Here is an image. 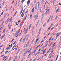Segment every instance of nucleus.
Returning a JSON list of instances; mask_svg holds the SVG:
<instances>
[{"label": "nucleus", "mask_w": 61, "mask_h": 61, "mask_svg": "<svg viewBox=\"0 0 61 61\" xmlns=\"http://www.w3.org/2000/svg\"><path fill=\"white\" fill-rule=\"evenodd\" d=\"M32 15H31L30 16V19H31V18H32Z\"/></svg>", "instance_id": "16"}, {"label": "nucleus", "mask_w": 61, "mask_h": 61, "mask_svg": "<svg viewBox=\"0 0 61 61\" xmlns=\"http://www.w3.org/2000/svg\"><path fill=\"white\" fill-rule=\"evenodd\" d=\"M12 59V57H10V58L9 59L8 61H10Z\"/></svg>", "instance_id": "17"}, {"label": "nucleus", "mask_w": 61, "mask_h": 61, "mask_svg": "<svg viewBox=\"0 0 61 61\" xmlns=\"http://www.w3.org/2000/svg\"><path fill=\"white\" fill-rule=\"evenodd\" d=\"M21 25H22V23H21L20 24V27L21 26Z\"/></svg>", "instance_id": "47"}, {"label": "nucleus", "mask_w": 61, "mask_h": 61, "mask_svg": "<svg viewBox=\"0 0 61 61\" xmlns=\"http://www.w3.org/2000/svg\"><path fill=\"white\" fill-rule=\"evenodd\" d=\"M41 9H42V7H41L40 9V13H41V12L42 11Z\"/></svg>", "instance_id": "12"}, {"label": "nucleus", "mask_w": 61, "mask_h": 61, "mask_svg": "<svg viewBox=\"0 0 61 61\" xmlns=\"http://www.w3.org/2000/svg\"><path fill=\"white\" fill-rule=\"evenodd\" d=\"M7 52H8V51H7L6 52H5V54H6V53H7Z\"/></svg>", "instance_id": "61"}, {"label": "nucleus", "mask_w": 61, "mask_h": 61, "mask_svg": "<svg viewBox=\"0 0 61 61\" xmlns=\"http://www.w3.org/2000/svg\"><path fill=\"white\" fill-rule=\"evenodd\" d=\"M6 16V15L5 14L4 16V18H5V17Z\"/></svg>", "instance_id": "50"}, {"label": "nucleus", "mask_w": 61, "mask_h": 61, "mask_svg": "<svg viewBox=\"0 0 61 61\" xmlns=\"http://www.w3.org/2000/svg\"><path fill=\"white\" fill-rule=\"evenodd\" d=\"M16 41H15L14 43L13 44V45H15V43H16Z\"/></svg>", "instance_id": "28"}, {"label": "nucleus", "mask_w": 61, "mask_h": 61, "mask_svg": "<svg viewBox=\"0 0 61 61\" xmlns=\"http://www.w3.org/2000/svg\"><path fill=\"white\" fill-rule=\"evenodd\" d=\"M3 50L2 51V53H4V48L3 49Z\"/></svg>", "instance_id": "40"}, {"label": "nucleus", "mask_w": 61, "mask_h": 61, "mask_svg": "<svg viewBox=\"0 0 61 61\" xmlns=\"http://www.w3.org/2000/svg\"><path fill=\"white\" fill-rule=\"evenodd\" d=\"M31 54H32V52H30L29 55L28 56V58H29L30 56H31Z\"/></svg>", "instance_id": "4"}, {"label": "nucleus", "mask_w": 61, "mask_h": 61, "mask_svg": "<svg viewBox=\"0 0 61 61\" xmlns=\"http://www.w3.org/2000/svg\"><path fill=\"white\" fill-rule=\"evenodd\" d=\"M53 52V51H52L51 52V53H50V54H49V55H51V54H52V53Z\"/></svg>", "instance_id": "23"}, {"label": "nucleus", "mask_w": 61, "mask_h": 61, "mask_svg": "<svg viewBox=\"0 0 61 61\" xmlns=\"http://www.w3.org/2000/svg\"><path fill=\"white\" fill-rule=\"evenodd\" d=\"M27 37V35H26L25 36L24 38L23 39V41H22L23 43H24V42H25V41L26 39V38Z\"/></svg>", "instance_id": "1"}, {"label": "nucleus", "mask_w": 61, "mask_h": 61, "mask_svg": "<svg viewBox=\"0 0 61 61\" xmlns=\"http://www.w3.org/2000/svg\"><path fill=\"white\" fill-rule=\"evenodd\" d=\"M16 25H18V24H17V22H16Z\"/></svg>", "instance_id": "37"}, {"label": "nucleus", "mask_w": 61, "mask_h": 61, "mask_svg": "<svg viewBox=\"0 0 61 61\" xmlns=\"http://www.w3.org/2000/svg\"><path fill=\"white\" fill-rule=\"evenodd\" d=\"M26 17H27V15H26V16L24 18V19H25V20L26 19Z\"/></svg>", "instance_id": "33"}, {"label": "nucleus", "mask_w": 61, "mask_h": 61, "mask_svg": "<svg viewBox=\"0 0 61 61\" xmlns=\"http://www.w3.org/2000/svg\"><path fill=\"white\" fill-rule=\"evenodd\" d=\"M59 36V35L58 34L56 36V38H57V37Z\"/></svg>", "instance_id": "30"}, {"label": "nucleus", "mask_w": 61, "mask_h": 61, "mask_svg": "<svg viewBox=\"0 0 61 61\" xmlns=\"http://www.w3.org/2000/svg\"><path fill=\"white\" fill-rule=\"evenodd\" d=\"M17 12H18V11H17L16 12H15V15H16V14L17 13Z\"/></svg>", "instance_id": "44"}, {"label": "nucleus", "mask_w": 61, "mask_h": 61, "mask_svg": "<svg viewBox=\"0 0 61 61\" xmlns=\"http://www.w3.org/2000/svg\"><path fill=\"white\" fill-rule=\"evenodd\" d=\"M27 32V31H25V34H26Z\"/></svg>", "instance_id": "31"}, {"label": "nucleus", "mask_w": 61, "mask_h": 61, "mask_svg": "<svg viewBox=\"0 0 61 61\" xmlns=\"http://www.w3.org/2000/svg\"><path fill=\"white\" fill-rule=\"evenodd\" d=\"M60 41H61V36L60 37Z\"/></svg>", "instance_id": "63"}, {"label": "nucleus", "mask_w": 61, "mask_h": 61, "mask_svg": "<svg viewBox=\"0 0 61 61\" xmlns=\"http://www.w3.org/2000/svg\"><path fill=\"white\" fill-rule=\"evenodd\" d=\"M13 44V43H12L11 45H9V47H12V44Z\"/></svg>", "instance_id": "11"}, {"label": "nucleus", "mask_w": 61, "mask_h": 61, "mask_svg": "<svg viewBox=\"0 0 61 61\" xmlns=\"http://www.w3.org/2000/svg\"><path fill=\"white\" fill-rule=\"evenodd\" d=\"M58 55L57 56V58L56 59V60H55V61H56V60H57V59L58 58Z\"/></svg>", "instance_id": "19"}, {"label": "nucleus", "mask_w": 61, "mask_h": 61, "mask_svg": "<svg viewBox=\"0 0 61 61\" xmlns=\"http://www.w3.org/2000/svg\"><path fill=\"white\" fill-rule=\"evenodd\" d=\"M4 4H5V2H3L2 3V5H4Z\"/></svg>", "instance_id": "46"}, {"label": "nucleus", "mask_w": 61, "mask_h": 61, "mask_svg": "<svg viewBox=\"0 0 61 61\" xmlns=\"http://www.w3.org/2000/svg\"><path fill=\"white\" fill-rule=\"evenodd\" d=\"M41 31V28H40L39 29V34H40Z\"/></svg>", "instance_id": "18"}, {"label": "nucleus", "mask_w": 61, "mask_h": 61, "mask_svg": "<svg viewBox=\"0 0 61 61\" xmlns=\"http://www.w3.org/2000/svg\"><path fill=\"white\" fill-rule=\"evenodd\" d=\"M53 42H51V43L50 44V45H52V44H53Z\"/></svg>", "instance_id": "57"}, {"label": "nucleus", "mask_w": 61, "mask_h": 61, "mask_svg": "<svg viewBox=\"0 0 61 61\" xmlns=\"http://www.w3.org/2000/svg\"><path fill=\"white\" fill-rule=\"evenodd\" d=\"M59 9H57V10H56V12H58V11H59Z\"/></svg>", "instance_id": "58"}, {"label": "nucleus", "mask_w": 61, "mask_h": 61, "mask_svg": "<svg viewBox=\"0 0 61 61\" xmlns=\"http://www.w3.org/2000/svg\"><path fill=\"white\" fill-rule=\"evenodd\" d=\"M3 24H3V23H2L1 24V25H0V26H2L3 25Z\"/></svg>", "instance_id": "42"}, {"label": "nucleus", "mask_w": 61, "mask_h": 61, "mask_svg": "<svg viewBox=\"0 0 61 61\" xmlns=\"http://www.w3.org/2000/svg\"><path fill=\"white\" fill-rule=\"evenodd\" d=\"M44 1H45L44 0H42V2L44 3Z\"/></svg>", "instance_id": "56"}, {"label": "nucleus", "mask_w": 61, "mask_h": 61, "mask_svg": "<svg viewBox=\"0 0 61 61\" xmlns=\"http://www.w3.org/2000/svg\"><path fill=\"white\" fill-rule=\"evenodd\" d=\"M25 1V0H23L21 1V3H24Z\"/></svg>", "instance_id": "21"}, {"label": "nucleus", "mask_w": 61, "mask_h": 61, "mask_svg": "<svg viewBox=\"0 0 61 61\" xmlns=\"http://www.w3.org/2000/svg\"><path fill=\"white\" fill-rule=\"evenodd\" d=\"M41 59V58H39L37 59V60H39V59Z\"/></svg>", "instance_id": "53"}, {"label": "nucleus", "mask_w": 61, "mask_h": 61, "mask_svg": "<svg viewBox=\"0 0 61 61\" xmlns=\"http://www.w3.org/2000/svg\"><path fill=\"white\" fill-rule=\"evenodd\" d=\"M50 27H49L48 28V29L47 31H49V30H50Z\"/></svg>", "instance_id": "32"}, {"label": "nucleus", "mask_w": 61, "mask_h": 61, "mask_svg": "<svg viewBox=\"0 0 61 61\" xmlns=\"http://www.w3.org/2000/svg\"><path fill=\"white\" fill-rule=\"evenodd\" d=\"M37 4H38V5H39V2H37Z\"/></svg>", "instance_id": "52"}, {"label": "nucleus", "mask_w": 61, "mask_h": 61, "mask_svg": "<svg viewBox=\"0 0 61 61\" xmlns=\"http://www.w3.org/2000/svg\"><path fill=\"white\" fill-rule=\"evenodd\" d=\"M19 32H20V31H19L18 32H16V33L15 35L14 36H17V35H18V33H19Z\"/></svg>", "instance_id": "2"}, {"label": "nucleus", "mask_w": 61, "mask_h": 61, "mask_svg": "<svg viewBox=\"0 0 61 61\" xmlns=\"http://www.w3.org/2000/svg\"><path fill=\"white\" fill-rule=\"evenodd\" d=\"M39 40V39H36V40L35 41V44H36V43L37 42V41Z\"/></svg>", "instance_id": "7"}, {"label": "nucleus", "mask_w": 61, "mask_h": 61, "mask_svg": "<svg viewBox=\"0 0 61 61\" xmlns=\"http://www.w3.org/2000/svg\"><path fill=\"white\" fill-rule=\"evenodd\" d=\"M37 3H36L35 5V9L36 10H37Z\"/></svg>", "instance_id": "6"}, {"label": "nucleus", "mask_w": 61, "mask_h": 61, "mask_svg": "<svg viewBox=\"0 0 61 61\" xmlns=\"http://www.w3.org/2000/svg\"><path fill=\"white\" fill-rule=\"evenodd\" d=\"M60 47V46H58V48H59V47Z\"/></svg>", "instance_id": "62"}, {"label": "nucleus", "mask_w": 61, "mask_h": 61, "mask_svg": "<svg viewBox=\"0 0 61 61\" xmlns=\"http://www.w3.org/2000/svg\"><path fill=\"white\" fill-rule=\"evenodd\" d=\"M33 60V59H31L29 61H31V60Z\"/></svg>", "instance_id": "64"}, {"label": "nucleus", "mask_w": 61, "mask_h": 61, "mask_svg": "<svg viewBox=\"0 0 61 61\" xmlns=\"http://www.w3.org/2000/svg\"><path fill=\"white\" fill-rule=\"evenodd\" d=\"M17 12H18V11H17L16 12H15V15H16V14L17 13Z\"/></svg>", "instance_id": "43"}, {"label": "nucleus", "mask_w": 61, "mask_h": 61, "mask_svg": "<svg viewBox=\"0 0 61 61\" xmlns=\"http://www.w3.org/2000/svg\"><path fill=\"white\" fill-rule=\"evenodd\" d=\"M29 45V43L28 42L26 44V47H27V46H28Z\"/></svg>", "instance_id": "10"}, {"label": "nucleus", "mask_w": 61, "mask_h": 61, "mask_svg": "<svg viewBox=\"0 0 61 61\" xmlns=\"http://www.w3.org/2000/svg\"><path fill=\"white\" fill-rule=\"evenodd\" d=\"M33 9L31 11L32 13H34V7H33Z\"/></svg>", "instance_id": "9"}, {"label": "nucleus", "mask_w": 61, "mask_h": 61, "mask_svg": "<svg viewBox=\"0 0 61 61\" xmlns=\"http://www.w3.org/2000/svg\"><path fill=\"white\" fill-rule=\"evenodd\" d=\"M40 50H41V49H39L38 51V52H39V51H40Z\"/></svg>", "instance_id": "45"}, {"label": "nucleus", "mask_w": 61, "mask_h": 61, "mask_svg": "<svg viewBox=\"0 0 61 61\" xmlns=\"http://www.w3.org/2000/svg\"><path fill=\"white\" fill-rule=\"evenodd\" d=\"M36 58L34 59V60L33 61H35V60H36Z\"/></svg>", "instance_id": "60"}, {"label": "nucleus", "mask_w": 61, "mask_h": 61, "mask_svg": "<svg viewBox=\"0 0 61 61\" xmlns=\"http://www.w3.org/2000/svg\"><path fill=\"white\" fill-rule=\"evenodd\" d=\"M23 39V37H22V38H21V39H20V42H21V41H22V40Z\"/></svg>", "instance_id": "26"}, {"label": "nucleus", "mask_w": 61, "mask_h": 61, "mask_svg": "<svg viewBox=\"0 0 61 61\" xmlns=\"http://www.w3.org/2000/svg\"><path fill=\"white\" fill-rule=\"evenodd\" d=\"M39 20H38V22H37V25H38V23H39Z\"/></svg>", "instance_id": "51"}, {"label": "nucleus", "mask_w": 61, "mask_h": 61, "mask_svg": "<svg viewBox=\"0 0 61 61\" xmlns=\"http://www.w3.org/2000/svg\"><path fill=\"white\" fill-rule=\"evenodd\" d=\"M38 47L37 46V47H36V48L35 49V50H36V49H37V48H38Z\"/></svg>", "instance_id": "54"}, {"label": "nucleus", "mask_w": 61, "mask_h": 61, "mask_svg": "<svg viewBox=\"0 0 61 61\" xmlns=\"http://www.w3.org/2000/svg\"><path fill=\"white\" fill-rule=\"evenodd\" d=\"M10 47H8L6 49H7V50H8V49H10Z\"/></svg>", "instance_id": "27"}, {"label": "nucleus", "mask_w": 61, "mask_h": 61, "mask_svg": "<svg viewBox=\"0 0 61 61\" xmlns=\"http://www.w3.org/2000/svg\"><path fill=\"white\" fill-rule=\"evenodd\" d=\"M4 55H2L1 56H0V57H3V56H4Z\"/></svg>", "instance_id": "22"}, {"label": "nucleus", "mask_w": 61, "mask_h": 61, "mask_svg": "<svg viewBox=\"0 0 61 61\" xmlns=\"http://www.w3.org/2000/svg\"><path fill=\"white\" fill-rule=\"evenodd\" d=\"M36 50H35L33 52H32V53H34L36 52Z\"/></svg>", "instance_id": "13"}, {"label": "nucleus", "mask_w": 61, "mask_h": 61, "mask_svg": "<svg viewBox=\"0 0 61 61\" xmlns=\"http://www.w3.org/2000/svg\"><path fill=\"white\" fill-rule=\"evenodd\" d=\"M53 25V23H51V26H52Z\"/></svg>", "instance_id": "49"}, {"label": "nucleus", "mask_w": 61, "mask_h": 61, "mask_svg": "<svg viewBox=\"0 0 61 61\" xmlns=\"http://www.w3.org/2000/svg\"><path fill=\"white\" fill-rule=\"evenodd\" d=\"M36 0H35L34 1V4H36Z\"/></svg>", "instance_id": "41"}, {"label": "nucleus", "mask_w": 61, "mask_h": 61, "mask_svg": "<svg viewBox=\"0 0 61 61\" xmlns=\"http://www.w3.org/2000/svg\"><path fill=\"white\" fill-rule=\"evenodd\" d=\"M32 26V24H30V25L29 26V29H30V28H31V26Z\"/></svg>", "instance_id": "8"}, {"label": "nucleus", "mask_w": 61, "mask_h": 61, "mask_svg": "<svg viewBox=\"0 0 61 61\" xmlns=\"http://www.w3.org/2000/svg\"><path fill=\"white\" fill-rule=\"evenodd\" d=\"M28 10L26 11V12H25L26 15V14H27V13H28Z\"/></svg>", "instance_id": "29"}, {"label": "nucleus", "mask_w": 61, "mask_h": 61, "mask_svg": "<svg viewBox=\"0 0 61 61\" xmlns=\"http://www.w3.org/2000/svg\"><path fill=\"white\" fill-rule=\"evenodd\" d=\"M37 55V53H36L34 55V56H36V55Z\"/></svg>", "instance_id": "39"}, {"label": "nucleus", "mask_w": 61, "mask_h": 61, "mask_svg": "<svg viewBox=\"0 0 61 61\" xmlns=\"http://www.w3.org/2000/svg\"><path fill=\"white\" fill-rule=\"evenodd\" d=\"M48 51H47V53H49V51H48Z\"/></svg>", "instance_id": "59"}, {"label": "nucleus", "mask_w": 61, "mask_h": 61, "mask_svg": "<svg viewBox=\"0 0 61 61\" xmlns=\"http://www.w3.org/2000/svg\"><path fill=\"white\" fill-rule=\"evenodd\" d=\"M6 29V28H5L4 29V30L2 33H3V34H4V33H5V30Z\"/></svg>", "instance_id": "15"}, {"label": "nucleus", "mask_w": 61, "mask_h": 61, "mask_svg": "<svg viewBox=\"0 0 61 61\" xmlns=\"http://www.w3.org/2000/svg\"><path fill=\"white\" fill-rule=\"evenodd\" d=\"M13 41H15V40H14V39H12V41H11V42H13Z\"/></svg>", "instance_id": "35"}, {"label": "nucleus", "mask_w": 61, "mask_h": 61, "mask_svg": "<svg viewBox=\"0 0 61 61\" xmlns=\"http://www.w3.org/2000/svg\"><path fill=\"white\" fill-rule=\"evenodd\" d=\"M29 3H30V1L28 0L27 3V4L28 5H29Z\"/></svg>", "instance_id": "14"}, {"label": "nucleus", "mask_w": 61, "mask_h": 61, "mask_svg": "<svg viewBox=\"0 0 61 61\" xmlns=\"http://www.w3.org/2000/svg\"><path fill=\"white\" fill-rule=\"evenodd\" d=\"M28 28L27 27L26 29V30H25L26 31H27H27H28Z\"/></svg>", "instance_id": "34"}, {"label": "nucleus", "mask_w": 61, "mask_h": 61, "mask_svg": "<svg viewBox=\"0 0 61 61\" xmlns=\"http://www.w3.org/2000/svg\"><path fill=\"white\" fill-rule=\"evenodd\" d=\"M46 10V11H48V12L49 10V9Z\"/></svg>", "instance_id": "48"}, {"label": "nucleus", "mask_w": 61, "mask_h": 61, "mask_svg": "<svg viewBox=\"0 0 61 61\" xmlns=\"http://www.w3.org/2000/svg\"><path fill=\"white\" fill-rule=\"evenodd\" d=\"M24 59H25L24 58H23L21 60V61H22Z\"/></svg>", "instance_id": "55"}, {"label": "nucleus", "mask_w": 61, "mask_h": 61, "mask_svg": "<svg viewBox=\"0 0 61 61\" xmlns=\"http://www.w3.org/2000/svg\"><path fill=\"white\" fill-rule=\"evenodd\" d=\"M7 57V56H5L3 58V59L4 60H5V58H6Z\"/></svg>", "instance_id": "3"}, {"label": "nucleus", "mask_w": 61, "mask_h": 61, "mask_svg": "<svg viewBox=\"0 0 61 61\" xmlns=\"http://www.w3.org/2000/svg\"><path fill=\"white\" fill-rule=\"evenodd\" d=\"M39 5H38V9L39 10Z\"/></svg>", "instance_id": "25"}, {"label": "nucleus", "mask_w": 61, "mask_h": 61, "mask_svg": "<svg viewBox=\"0 0 61 61\" xmlns=\"http://www.w3.org/2000/svg\"><path fill=\"white\" fill-rule=\"evenodd\" d=\"M46 23H44V24L43 25V27H44V26H45V25H46Z\"/></svg>", "instance_id": "24"}, {"label": "nucleus", "mask_w": 61, "mask_h": 61, "mask_svg": "<svg viewBox=\"0 0 61 61\" xmlns=\"http://www.w3.org/2000/svg\"><path fill=\"white\" fill-rule=\"evenodd\" d=\"M51 15L50 16V18H49V19L47 20V23H48V22H49V20H50V18H51Z\"/></svg>", "instance_id": "5"}, {"label": "nucleus", "mask_w": 61, "mask_h": 61, "mask_svg": "<svg viewBox=\"0 0 61 61\" xmlns=\"http://www.w3.org/2000/svg\"><path fill=\"white\" fill-rule=\"evenodd\" d=\"M28 36L27 37V38L26 39V41H27V40H28Z\"/></svg>", "instance_id": "20"}, {"label": "nucleus", "mask_w": 61, "mask_h": 61, "mask_svg": "<svg viewBox=\"0 0 61 61\" xmlns=\"http://www.w3.org/2000/svg\"><path fill=\"white\" fill-rule=\"evenodd\" d=\"M23 16H24V15H25V12H23Z\"/></svg>", "instance_id": "38"}, {"label": "nucleus", "mask_w": 61, "mask_h": 61, "mask_svg": "<svg viewBox=\"0 0 61 61\" xmlns=\"http://www.w3.org/2000/svg\"><path fill=\"white\" fill-rule=\"evenodd\" d=\"M27 52L26 51L25 52L24 54L25 55V54H26L27 53Z\"/></svg>", "instance_id": "36"}]
</instances>
